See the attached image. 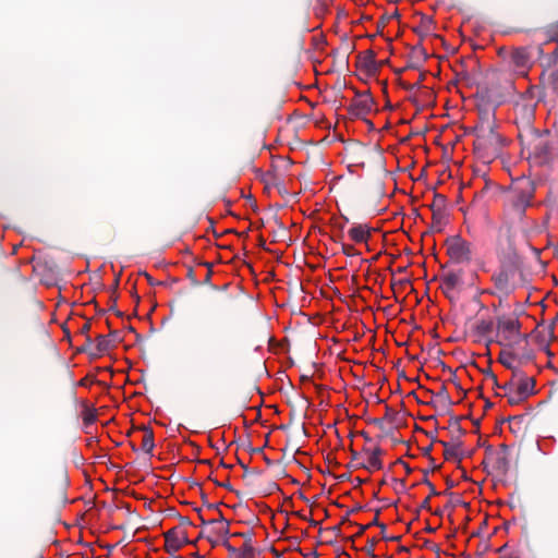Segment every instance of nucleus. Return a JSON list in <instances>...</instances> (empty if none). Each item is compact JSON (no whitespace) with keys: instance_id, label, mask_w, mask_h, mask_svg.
I'll list each match as a JSON object with an SVG mask.
<instances>
[{"instance_id":"18","label":"nucleus","mask_w":558,"mask_h":558,"mask_svg":"<svg viewBox=\"0 0 558 558\" xmlns=\"http://www.w3.org/2000/svg\"><path fill=\"white\" fill-rule=\"evenodd\" d=\"M554 76H555V80H558V73H555Z\"/></svg>"},{"instance_id":"1","label":"nucleus","mask_w":558,"mask_h":558,"mask_svg":"<svg viewBox=\"0 0 558 558\" xmlns=\"http://www.w3.org/2000/svg\"><path fill=\"white\" fill-rule=\"evenodd\" d=\"M523 149L527 150L529 158L537 165H545L553 159V145L548 133H533Z\"/></svg>"},{"instance_id":"8","label":"nucleus","mask_w":558,"mask_h":558,"mask_svg":"<svg viewBox=\"0 0 558 558\" xmlns=\"http://www.w3.org/2000/svg\"><path fill=\"white\" fill-rule=\"evenodd\" d=\"M348 235L357 244H366L371 238V229L366 225H353L349 229Z\"/></svg>"},{"instance_id":"11","label":"nucleus","mask_w":558,"mask_h":558,"mask_svg":"<svg viewBox=\"0 0 558 558\" xmlns=\"http://www.w3.org/2000/svg\"><path fill=\"white\" fill-rule=\"evenodd\" d=\"M461 283V276L458 272H448L444 278L446 291L454 290Z\"/></svg>"},{"instance_id":"4","label":"nucleus","mask_w":558,"mask_h":558,"mask_svg":"<svg viewBox=\"0 0 558 558\" xmlns=\"http://www.w3.org/2000/svg\"><path fill=\"white\" fill-rule=\"evenodd\" d=\"M381 454L383 450L379 447H365L355 460L367 471L375 472L383 469Z\"/></svg>"},{"instance_id":"6","label":"nucleus","mask_w":558,"mask_h":558,"mask_svg":"<svg viewBox=\"0 0 558 558\" xmlns=\"http://www.w3.org/2000/svg\"><path fill=\"white\" fill-rule=\"evenodd\" d=\"M511 64L517 74L525 76L531 68V57L526 48H515L511 52Z\"/></svg>"},{"instance_id":"5","label":"nucleus","mask_w":558,"mask_h":558,"mask_svg":"<svg viewBox=\"0 0 558 558\" xmlns=\"http://www.w3.org/2000/svg\"><path fill=\"white\" fill-rule=\"evenodd\" d=\"M187 543L186 533L180 527L170 529L165 533V546L168 553H175Z\"/></svg>"},{"instance_id":"16","label":"nucleus","mask_w":558,"mask_h":558,"mask_svg":"<svg viewBox=\"0 0 558 558\" xmlns=\"http://www.w3.org/2000/svg\"><path fill=\"white\" fill-rule=\"evenodd\" d=\"M97 349L100 352H104L108 349V340L105 336H99L97 338Z\"/></svg>"},{"instance_id":"15","label":"nucleus","mask_w":558,"mask_h":558,"mask_svg":"<svg viewBox=\"0 0 558 558\" xmlns=\"http://www.w3.org/2000/svg\"><path fill=\"white\" fill-rule=\"evenodd\" d=\"M342 253L349 257H353L359 254L353 245L347 243L342 244Z\"/></svg>"},{"instance_id":"13","label":"nucleus","mask_w":558,"mask_h":558,"mask_svg":"<svg viewBox=\"0 0 558 558\" xmlns=\"http://www.w3.org/2000/svg\"><path fill=\"white\" fill-rule=\"evenodd\" d=\"M531 199L526 195H520L518 199L514 203V208L518 210V213L521 215L524 209L530 206Z\"/></svg>"},{"instance_id":"17","label":"nucleus","mask_w":558,"mask_h":558,"mask_svg":"<svg viewBox=\"0 0 558 558\" xmlns=\"http://www.w3.org/2000/svg\"><path fill=\"white\" fill-rule=\"evenodd\" d=\"M504 328L510 332H513L517 330V323L514 320H508L504 324Z\"/></svg>"},{"instance_id":"3","label":"nucleus","mask_w":558,"mask_h":558,"mask_svg":"<svg viewBox=\"0 0 558 558\" xmlns=\"http://www.w3.org/2000/svg\"><path fill=\"white\" fill-rule=\"evenodd\" d=\"M517 270L512 267H502L493 275V282L495 289L500 296H507L515 289Z\"/></svg>"},{"instance_id":"19","label":"nucleus","mask_w":558,"mask_h":558,"mask_svg":"<svg viewBox=\"0 0 558 558\" xmlns=\"http://www.w3.org/2000/svg\"><path fill=\"white\" fill-rule=\"evenodd\" d=\"M172 558H183L182 556H173Z\"/></svg>"},{"instance_id":"10","label":"nucleus","mask_w":558,"mask_h":558,"mask_svg":"<svg viewBox=\"0 0 558 558\" xmlns=\"http://www.w3.org/2000/svg\"><path fill=\"white\" fill-rule=\"evenodd\" d=\"M155 447L154 433L151 429L145 428L142 435L141 448L145 453H151Z\"/></svg>"},{"instance_id":"14","label":"nucleus","mask_w":558,"mask_h":558,"mask_svg":"<svg viewBox=\"0 0 558 558\" xmlns=\"http://www.w3.org/2000/svg\"><path fill=\"white\" fill-rule=\"evenodd\" d=\"M445 456L447 459L456 458L459 454V446L445 444Z\"/></svg>"},{"instance_id":"2","label":"nucleus","mask_w":558,"mask_h":558,"mask_svg":"<svg viewBox=\"0 0 558 558\" xmlns=\"http://www.w3.org/2000/svg\"><path fill=\"white\" fill-rule=\"evenodd\" d=\"M447 253L456 264H468L472 259V244L460 235L447 240Z\"/></svg>"},{"instance_id":"9","label":"nucleus","mask_w":558,"mask_h":558,"mask_svg":"<svg viewBox=\"0 0 558 558\" xmlns=\"http://www.w3.org/2000/svg\"><path fill=\"white\" fill-rule=\"evenodd\" d=\"M513 387L519 390L521 396L529 398L534 393L535 380L532 377H521Z\"/></svg>"},{"instance_id":"12","label":"nucleus","mask_w":558,"mask_h":558,"mask_svg":"<svg viewBox=\"0 0 558 558\" xmlns=\"http://www.w3.org/2000/svg\"><path fill=\"white\" fill-rule=\"evenodd\" d=\"M526 397L521 396L518 389H515L513 386L510 388L508 392V402L510 404H519L520 402L526 400Z\"/></svg>"},{"instance_id":"7","label":"nucleus","mask_w":558,"mask_h":558,"mask_svg":"<svg viewBox=\"0 0 558 558\" xmlns=\"http://www.w3.org/2000/svg\"><path fill=\"white\" fill-rule=\"evenodd\" d=\"M373 110V99L368 93H359L352 99L350 112L355 117H364Z\"/></svg>"}]
</instances>
